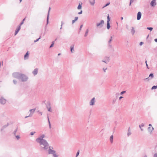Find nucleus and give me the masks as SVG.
<instances>
[{
  "label": "nucleus",
  "mask_w": 157,
  "mask_h": 157,
  "mask_svg": "<svg viewBox=\"0 0 157 157\" xmlns=\"http://www.w3.org/2000/svg\"><path fill=\"white\" fill-rule=\"evenodd\" d=\"M36 142L40 144L42 149L47 150L49 148V145L46 140H42Z\"/></svg>",
  "instance_id": "1"
},
{
  "label": "nucleus",
  "mask_w": 157,
  "mask_h": 157,
  "mask_svg": "<svg viewBox=\"0 0 157 157\" xmlns=\"http://www.w3.org/2000/svg\"><path fill=\"white\" fill-rule=\"evenodd\" d=\"M28 79V77L25 75L21 74L19 80H20L22 82H26Z\"/></svg>",
  "instance_id": "2"
},
{
  "label": "nucleus",
  "mask_w": 157,
  "mask_h": 157,
  "mask_svg": "<svg viewBox=\"0 0 157 157\" xmlns=\"http://www.w3.org/2000/svg\"><path fill=\"white\" fill-rule=\"evenodd\" d=\"M21 74V73L19 72H14L13 74V77L17 78L18 79H19L20 76Z\"/></svg>",
  "instance_id": "3"
},
{
  "label": "nucleus",
  "mask_w": 157,
  "mask_h": 157,
  "mask_svg": "<svg viewBox=\"0 0 157 157\" xmlns=\"http://www.w3.org/2000/svg\"><path fill=\"white\" fill-rule=\"evenodd\" d=\"M49 149L48 150V153L49 154H51L53 155V157H54V155H57L56 154V151L51 148V147H49Z\"/></svg>",
  "instance_id": "4"
},
{
  "label": "nucleus",
  "mask_w": 157,
  "mask_h": 157,
  "mask_svg": "<svg viewBox=\"0 0 157 157\" xmlns=\"http://www.w3.org/2000/svg\"><path fill=\"white\" fill-rule=\"evenodd\" d=\"M104 21L102 20L99 23H97L96 24V26L97 27L99 28H101L103 26L104 24Z\"/></svg>",
  "instance_id": "5"
},
{
  "label": "nucleus",
  "mask_w": 157,
  "mask_h": 157,
  "mask_svg": "<svg viewBox=\"0 0 157 157\" xmlns=\"http://www.w3.org/2000/svg\"><path fill=\"white\" fill-rule=\"evenodd\" d=\"M96 102L95 98L94 97L89 102V105L90 106H93L95 105Z\"/></svg>",
  "instance_id": "6"
},
{
  "label": "nucleus",
  "mask_w": 157,
  "mask_h": 157,
  "mask_svg": "<svg viewBox=\"0 0 157 157\" xmlns=\"http://www.w3.org/2000/svg\"><path fill=\"white\" fill-rule=\"evenodd\" d=\"M45 137V135L44 134L41 135L40 136L36 138V141H40V140H45L44 139H43V138H44Z\"/></svg>",
  "instance_id": "7"
},
{
  "label": "nucleus",
  "mask_w": 157,
  "mask_h": 157,
  "mask_svg": "<svg viewBox=\"0 0 157 157\" xmlns=\"http://www.w3.org/2000/svg\"><path fill=\"white\" fill-rule=\"evenodd\" d=\"M36 110V108L31 109L29 110V112H30V113L29 115V117H32L33 114L35 112V111Z\"/></svg>",
  "instance_id": "8"
},
{
  "label": "nucleus",
  "mask_w": 157,
  "mask_h": 157,
  "mask_svg": "<svg viewBox=\"0 0 157 157\" xmlns=\"http://www.w3.org/2000/svg\"><path fill=\"white\" fill-rule=\"evenodd\" d=\"M109 57H106L105 58L104 60H102V61L106 63H108L109 62Z\"/></svg>",
  "instance_id": "9"
},
{
  "label": "nucleus",
  "mask_w": 157,
  "mask_h": 157,
  "mask_svg": "<svg viewBox=\"0 0 157 157\" xmlns=\"http://www.w3.org/2000/svg\"><path fill=\"white\" fill-rule=\"evenodd\" d=\"M47 108L48 109V111L50 112H52V109H51L50 106V104L49 102L48 103L47 105Z\"/></svg>",
  "instance_id": "10"
},
{
  "label": "nucleus",
  "mask_w": 157,
  "mask_h": 157,
  "mask_svg": "<svg viewBox=\"0 0 157 157\" xmlns=\"http://www.w3.org/2000/svg\"><path fill=\"white\" fill-rule=\"evenodd\" d=\"M156 0H152L150 3V5L151 7H154L156 5Z\"/></svg>",
  "instance_id": "11"
},
{
  "label": "nucleus",
  "mask_w": 157,
  "mask_h": 157,
  "mask_svg": "<svg viewBox=\"0 0 157 157\" xmlns=\"http://www.w3.org/2000/svg\"><path fill=\"white\" fill-rule=\"evenodd\" d=\"M6 100L2 98H1L0 99V103L2 104H4L6 103Z\"/></svg>",
  "instance_id": "12"
},
{
  "label": "nucleus",
  "mask_w": 157,
  "mask_h": 157,
  "mask_svg": "<svg viewBox=\"0 0 157 157\" xmlns=\"http://www.w3.org/2000/svg\"><path fill=\"white\" fill-rule=\"evenodd\" d=\"M154 76L153 74L152 73H151L149 75L148 77L146 78L145 79H147L148 80L151 79L152 78H153Z\"/></svg>",
  "instance_id": "13"
},
{
  "label": "nucleus",
  "mask_w": 157,
  "mask_h": 157,
  "mask_svg": "<svg viewBox=\"0 0 157 157\" xmlns=\"http://www.w3.org/2000/svg\"><path fill=\"white\" fill-rule=\"evenodd\" d=\"M141 13L140 12H139L137 14V19L139 20L141 18Z\"/></svg>",
  "instance_id": "14"
},
{
  "label": "nucleus",
  "mask_w": 157,
  "mask_h": 157,
  "mask_svg": "<svg viewBox=\"0 0 157 157\" xmlns=\"http://www.w3.org/2000/svg\"><path fill=\"white\" fill-rule=\"evenodd\" d=\"M38 69L37 68H35L33 71L32 73L33 75L35 76L38 73Z\"/></svg>",
  "instance_id": "15"
},
{
  "label": "nucleus",
  "mask_w": 157,
  "mask_h": 157,
  "mask_svg": "<svg viewBox=\"0 0 157 157\" xmlns=\"http://www.w3.org/2000/svg\"><path fill=\"white\" fill-rule=\"evenodd\" d=\"M29 51H27L25 54L24 56V59L25 60H26L29 58Z\"/></svg>",
  "instance_id": "16"
},
{
  "label": "nucleus",
  "mask_w": 157,
  "mask_h": 157,
  "mask_svg": "<svg viewBox=\"0 0 157 157\" xmlns=\"http://www.w3.org/2000/svg\"><path fill=\"white\" fill-rule=\"evenodd\" d=\"M50 10H51V8L50 7H49V10H48V13L47 19V24H48V20H49V12H50Z\"/></svg>",
  "instance_id": "17"
},
{
  "label": "nucleus",
  "mask_w": 157,
  "mask_h": 157,
  "mask_svg": "<svg viewBox=\"0 0 157 157\" xmlns=\"http://www.w3.org/2000/svg\"><path fill=\"white\" fill-rule=\"evenodd\" d=\"M20 29H21L20 26H19L18 27V28L16 29V30L15 31V35H17V33L19 31V30Z\"/></svg>",
  "instance_id": "18"
},
{
  "label": "nucleus",
  "mask_w": 157,
  "mask_h": 157,
  "mask_svg": "<svg viewBox=\"0 0 157 157\" xmlns=\"http://www.w3.org/2000/svg\"><path fill=\"white\" fill-rule=\"evenodd\" d=\"M71 53H73L74 52V45H72L71 46Z\"/></svg>",
  "instance_id": "19"
},
{
  "label": "nucleus",
  "mask_w": 157,
  "mask_h": 157,
  "mask_svg": "<svg viewBox=\"0 0 157 157\" xmlns=\"http://www.w3.org/2000/svg\"><path fill=\"white\" fill-rule=\"evenodd\" d=\"M89 2L91 5L93 6L95 3V0H89Z\"/></svg>",
  "instance_id": "20"
},
{
  "label": "nucleus",
  "mask_w": 157,
  "mask_h": 157,
  "mask_svg": "<svg viewBox=\"0 0 157 157\" xmlns=\"http://www.w3.org/2000/svg\"><path fill=\"white\" fill-rule=\"evenodd\" d=\"M135 32L134 28L133 27H132V29L131 30V33L132 35H133Z\"/></svg>",
  "instance_id": "21"
},
{
  "label": "nucleus",
  "mask_w": 157,
  "mask_h": 157,
  "mask_svg": "<svg viewBox=\"0 0 157 157\" xmlns=\"http://www.w3.org/2000/svg\"><path fill=\"white\" fill-rule=\"evenodd\" d=\"M154 129V128L153 127H149L148 128V130L149 132H151Z\"/></svg>",
  "instance_id": "22"
},
{
  "label": "nucleus",
  "mask_w": 157,
  "mask_h": 157,
  "mask_svg": "<svg viewBox=\"0 0 157 157\" xmlns=\"http://www.w3.org/2000/svg\"><path fill=\"white\" fill-rule=\"evenodd\" d=\"M144 126V124L143 123H142L141 124L139 125V127L140 128L141 131H143V129L141 128L142 127H143Z\"/></svg>",
  "instance_id": "23"
},
{
  "label": "nucleus",
  "mask_w": 157,
  "mask_h": 157,
  "mask_svg": "<svg viewBox=\"0 0 157 157\" xmlns=\"http://www.w3.org/2000/svg\"><path fill=\"white\" fill-rule=\"evenodd\" d=\"M78 17H75V19L72 21V24H74L75 21H76L78 19Z\"/></svg>",
  "instance_id": "24"
},
{
  "label": "nucleus",
  "mask_w": 157,
  "mask_h": 157,
  "mask_svg": "<svg viewBox=\"0 0 157 157\" xmlns=\"http://www.w3.org/2000/svg\"><path fill=\"white\" fill-rule=\"evenodd\" d=\"M88 32H89V30L88 29H87L86 30V32H85V34L84 35L86 37L87 36Z\"/></svg>",
  "instance_id": "25"
},
{
  "label": "nucleus",
  "mask_w": 157,
  "mask_h": 157,
  "mask_svg": "<svg viewBox=\"0 0 157 157\" xmlns=\"http://www.w3.org/2000/svg\"><path fill=\"white\" fill-rule=\"evenodd\" d=\"M113 136L112 135L110 136V140L111 143H112L113 142Z\"/></svg>",
  "instance_id": "26"
},
{
  "label": "nucleus",
  "mask_w": 157,
  "mask_h": 157,
  "mask_svg": "<svg viewBox=\"0 0 157 157\" xmlns=\"http://www.w3.org/2000/svg\"><path fill=\"white\" fill-rule=\"evenodd\" d=\"M107 29H109L110 28V25L109 22H107Z\"/></svg>",
  "instance_id": "27"
},
{
  "label": "nucleus",
  "mask_w": 157,
  "mask_h": 157,
  "mask_svg": "<svg viewBox=\"0 0 157 157\" xmlns=\"http://www.w3.org/2000/svg\"><path fill=\"white\" fill-rule=\"evenodd\" d=\"M157 86H154L152 87L151 89L152 90H154V89H157Z\"/></svg>",
  "instance_id": "28"
},
{
  "label": "nucleus",
  "mask_w": 157,
  "mask_h": 157,
  "mask_svg": "<svg viewBox=\"0 0 157 157\" xmlns=\"http://www.w3.org/2000/svg\"><path fill=\"white\" fill-rule=\"evenodd\" d=\"M48 123H49V128H51V123H50V121L49 119V118H48Z\"/></svg>",
  "instance_id": "29"
},
{
  "label": "nucleus",
  "mask_w": 157,
  "mask_h": 157,
  "mask_svg": "<svg viewBox=\"0 0 157 157\" xmlns=\"http://www.w3.org/2000/svg\"><path fill=\"white\" fill-rule=\"evenodd\" d=\"M18 129V128L17 127L16 129L14 131V132H13V134H14V135H16V132H17V131Z\"/></svg>",
  "instance_id": "30"
},
{
  "label": "nucleus",
  "mask_w": 157,
  "mask_h": 157,
  "mask_svg": "<svg viewBox=\"0 0 157 157\" xmlns=\"http://www.w3.org/2000/svg\"><path fill=\"white\" fill-rule=\"evenodd\" d=\"M82 6L80 4H79L77 8L78 9H81Z\"/></svg>",
  "instance_id": "31"
},
{
  "label": "nucleus",
  "mask_w": 157,
  "mask_h": 157,
  "mask_svg": "<svg viewBox=\"0 0 157 157\" xmlns=\"http://www.w3.org/2000/svg\"><path fill=\"white\" fill-rule=\"evenodd\" d=\"M54 41H52V44H51L49 48H51L53 47V45H54Z\"/></svg>",
  "instance_id": "32"
},
{
  "label": "nucleus",
  "mask_w": 157,
  "mask_h": 157,
  "mask_svg": "<svg viewBox=\"0 0 157 157\" xmlns=\"http://www.w3.org/2000/svg\"><path fill=\"white\" fill-rule=\"evenodd\" d=\"M112 37L111 36L110 38L109 39V40L108 41V43L109 44L111 42V41H112Z\"/></svg>",
  "instance_id": "33"
},
{
  "label": "nucleus",
  "mask_w": 157,
  "mask_h": 157,
  "mask_svg": "<svg viewBox=\"0 0 157 157\" xmlns=\"http://www.w3.org/2000/svg\"><path fill=\"white\" fill-rule=\"evenodd\" d=\"M131 134V132H128L127 133V136L128 137L129 136H130Z\"/></svg>",
  "instance_id": "34"
},
{
  "label": "nucleus",
  "mask_w": 157,
  "mask_h": 157,
  "mask_svg": "<svg viewBox=\"0 0 157 157\" xmlns=\"http://www.w3.org/2000/svg\"><path fill=\"white\" fill-rule=\"evenodd\" d=\"M147 29L150 31H151L153 29V28L152 27H147Z\"/></svg>",
  "instance_id": "35"
},
{
  "label": "nucleus",
  "mask_w": 157,
  "mask_h": 157,
  "mask_svg": "<svg viewBox=\"0 0 157 157\" xmlns=\"http://www.w3.org/2000/svg\"><path fill=\"white\" fill-rule=\"evenodd\" d=\"M110 21V18L109 17V15H108V16H107V22H109V21Z\"/></svg>",
  "instance_id": "36"
},
{
  "label": "nucleus",
  "mask_w": 157,
  "mask_h": 157,
  "mask_svg": "<svg viewBox=\"0 0 157 157\" xmlns=\"http://www.w3.org/2000/svg\"><path fill=\"white\" fill-rule=\"evenodd\" d=\"M36 133L35 132H31L30 133V135L31 136H32L33 135Z\"/></svg>",
  "instance_id": "37"
},
{
  "label": "nucleus",
  "mask_w": 157,
  "mask_h": 157,
  "mask_svg": "<svg viewBox=\"0 0 157 157\" xmlns=\"http://www.w3.org/2000/svg\"><path fill=\"white\" fill-rule=\"evenodd\" d=\"M25 18L24 19H23V20H22V21L21 22L20 24V26H21V25H22L23 24L24 21H25Z\"/></svg>",
  "instance_id": "38"
},
{
  "label": "nucleus",
  "mask_w": 157,
  "mask_h": 157,
  "mask_svg": "<svg viewBox=\"0 0 157 157\" xmlns=\"http://www.w3.org/2000/svg\"><path fill=\"white\" fill-rule=\"evenodd\" d=\"M40 39V36L39 37V38L37 39L36 40L34 41V42H36L38 41L39 39Z\"/></svg>",
  "instance_id": "39"
},
{
  "label": "nucleus",
  "mask_w": 157,
  "mask_h": 157,
  "mask_svg": "<svg viewBox=\"0 0 157 157\" xmlns=\"http://www.w3.org/2000/svg\"><path fill=\"white\" fill-rule=\"evenodd\" d=\"M110 4V2H109V3H107L105 6H104L103 7V8L108 6V5H109Z\"/></svg>",
  "instance_id": "40"
},
{
  "label": "nucleus",
  "mask_w": 157,
  "mask_h": 157,
  "mask_svg": "<svg viewBox=\"0 0 157 157\" xmlns=\"http://www.w3.org/2000/svg\"><path fill=\"white\" fill-rule=\"evenodd\" d=\"M79 151L78 150L76 153V157H77L78 156V155H79Z\"/></svg>",
  "instance_id": "41"
},
{
  "label": "nucleus",
  "mask_w": 157,
  "mask_h": 157,
  "mask_svg": "<svg viewBox=\"0 0 157 157\" xmlns=\"http://www.w3.org/2000/svg\"><path fill=\"white\" fill-rule=\"evenodd\" d=\"M13 82L14 84H16L17 83V81L16 80H13Z\"/></svg>",
  "instance_id": "42"
},
{
  "label": "nucleus",
  "mask_w": 157,
  "mask_h": 157,
  "mask_svg": "<svg viewBox=\"0 0 157 157\" xmlns=\"http://www.w3.org/2000/svg\"><path fill=\"white\" fill-rule=\"evenodd\" d=\"M15 136L17 138V140H19L20 139V137L19 136H18V135H17V136L15 135Z\"/></svg>",
  "instance_id": "43"
},
{
  "label": "nucleus",
  "mask_w": 157,
  "mask_h": 157,
  "mask_svg": "<svg viewBox=\"0 0 157 157\" xmlns=\"http://www.w3.org/2000/svg\"><path fill=\"white\" fill-rule=\"evenodd\" d=\"M126 92L125 91H123L120 93L121 95H122Z\"/></svg>",
  "instance_id": "44"
},
{
  "label": "nucleus",
  "mask_w": 157,
  "mask_h": 157,
  "mask_svg": "<svg viewBox=\"0 0 157 157\" xmlns=\"http://www.w3.org/2000/svg\"><path fill=\"white\" fill-rule=\"evenodd\" d=\"M134 1V0H130V3L129 4V6H130L131 4V3L133 2Z\"/></svg>",
  "instance_id": "45"
},
{
  "label": "nucleus",
  "mask_w": 157,
  "mask_h": 157,
  "mask_svg": "<svg viewBox=\"0 0 157 157\" xmlns=\"http://www.w3.org/2000/svg\"><path fill=\"white\" fill-rule=\"evenodd\" d=\"M106 69H107V68H103V70L104 71V72H106Z\"/></svg>",
  "instance_id": "46"
},
{
  "label": "nucleus",
  "mask_w": 157,
  "mask_h": 157,
  "mask_svg": "<svg viewBox=\"0 0 157 157\" xmlns=\"http://www.w3.org/2000/svg\"><path fill=\"white\" fill-rule=\"evenodd\" d=\"M143 42H140V46H141L143 44Z\"/></svg>",
  "instance_id": "47"
},
{
  "label": "nucleus",
  "mask_w": 157,
  "mask_h": 157,
  "mask_svg": "<svg viewBox=\"0 0 157 157\" xmlns=\"http://www.w3.org/2000/svg\"><path fill=\"white\" fill-rule=\"evenodd\" d=\"M154 157H157V153H155L154 154Z\"/></svg>",
  "instance_id": "48"
},
{
  "label": "nucleus",
  "mask_w": 157,
  "mask_h": 157,
  "mask_svg": "<svg viewBox=\"0 0 157 157\" xmlns=\"http://www.w3.org/2000/svg\"><path fill=\"white\" fill-rule=\"evenodd\" d=\"M82 26H83L82 25H80V29H79L80 30H81V29H82Z\"/></svg>",
  "instance_id": "49"
},
{
  "label": "nucleus",
  "mask_w": 157,
  "mask_h": 157,
  "mask_svg": "<svg viewBox=\"0 0 157 157\" xmlns=\"http://www.w3.org/2000/svg\"><path fill=\"white\" fill-rule=\"evenodd\" d=\"M82 13V11L81 10V11L79 13H78V14H81Z\"/></svg>",
  "instance_id": "50"
},
{
  "label": "nucleus",
  "mask_w": 157,
  "mask_h": 157,
  "mask_svg": "<svg viewBox=\"0 0 157 157\" xmlns=\"http://www.w3.org/2000/svg\"><path fill=\"white\" fill-rule=\"evenodd\" d=\"M126 28L127 29H128V25H126Z\"/></svg>",
  "instance_id": "51"
},
{
  "label": "nucleus",
  "mask_w": 157,
  "mask_h": 157,
  "mask_svg": "<svg viewBox=\"0 0 157 157\" xmlns=\"http://www.w3.org/2000/svg\"><path fill=\"white\" fill-rule=\"evenodd\" d=\"M39 114H40V115H42V112H39Z\"/></svg>",
  "instance_id": "52"
},
{
  "label": "nucleus",
  "mask_w": 157,
  "mask_h": 157,
  "mask_svg": "<svg viewBox=\"0 0 157 157\" xmlns=\"http://www.w3.org/2000/svg\"><path fill=\"white\" fill-rule=\"evenodd\" d=\"M146 67H147V69H149V67H148V64L147 63H146Z\"/></svg>",
  "instance_id": "53"
},
{
  "label": "nucleus",
  "mask_w": 157,
  "mask_h": 157,
  "mask_svg": "<svg viewBox=\"0 0 157 157\" xmlns=\"http://www.w3.org/2000/svg\"><path fill=\"white\" fill-rule=\"evenodd\" d=\"M123 98V97L122 96H120V97H119V99L120 100L121 99V98Z\"/></svg>",
  "instance_id": "54"
},
{
  "label": "nucleus",
  "mask_w": 157,
  "mask_h": 157,
  "mask_svg": "<svg viewBox=\"0 0 157 157\" xmlns=\"http://www.w3.org/2000/svg\"><path fill=\"white\" fill-rule=\"evenodd\" d=\"M129 132H131L130 130V127H129L128 130V132H129Z\"/></svg>",
  "instance_id": "55"
},
{
  "label": "nucleus",
  "mask_w": 157,
  "mask_h": 157,
  "mask_svg": "<svg viewBox=\"0 0 157 157\" xmlns=\"http://www.w3.org/2000/svg\"><path fill=\"white\" fill-rule=\"evenodd\" d=\"M149 126L150 127H152V125H151V124H149Z\"/></svg>",
  "instance_id": "56"
},
{
  "label": "nucleus",
  "mask_w": 157,
  "mask_h": 157,
  "mask_svg": "<svg viewBox=\"0 0 157 157\" xmlns=\"http://www.w3.org/2000/svg\"><path fill=\"white\" fill-rule=\"evenodd\" d=\"M155 42H157V38L155 39Z\"/></svg>",
  "instance_id": "57"
},
{
  "label": "nucleus",
  "mask_w": 157,
  "mask_h": 157,
  "mask_svg": "<svg viewBox=\"0 0 157 157\" xmlns=\"http://www.w3.org/2000/svg\"><path fill=\"white\" fill-rule=\"evenodd\" d=\"M63 22H61V26H62V25H63Z\"/></svg>",
  "instance_id": "58"
},
{
  "label": "nucleus",
  "mask_w": 157,
  "mask_h": 157,
  "mask_svg": "<svg viewBox=\"0 0 157 157\" xmlns=\"http://www.w3.org/2000/svg\"><path fill=\"white\" fill-rule=\"evenodd\" d=\"M54 157H58V155H54Z\"/></svg>",
  "instance_id": "59"
},
{
  "label": "nucleus",
  "mask_w": 157,
  "mask_h": 157,
  "mask_svg": "<svg viewBox=\"0 0 157 157\" xmlns=\"http://www.w3.org/2000/svg\"><path fill=\"white\" fill-rule=\"evenodd\" d=\"M30 117L29 116V115L28 116H26L25 118H27V117Z\"/></svg>",
  "instance_id": "60"
},
{
  "label": "nucleus",
  "mask_w": 157,
  "mask_h": 157,
  "mask_svg": "<svg viewBox=\"0 0 157 157\" xmlns=\"http://www.w3.org/2000/svg\"><path fill=\"white\" fill-rule=\"evenodd\" d=\"M123 19V17H121V20H122Z\"/></svg>",
  "instance_id": "61"
},
{
  "label": "nucleus",
  "mask_w": 157,
  "mask_h": 157,
  "mask_svg": "<svg viewBox=\"0 0 157 157\" xmlns=\"http://www.w3.org/2000/svg\"><path fill=\"white\" fill-rule=\"evenodd\" d=\"M145 63H146H146H147V61L146 60H145Z\"/></svg>",
  "instance_id": "62"
},
{
  "label": "nucleus",
  "mask_w": 157,
  "mask_h": 157,
  "mask_svg": "<svg viewBox=\"0 0 157 157\" xmlns=\"http://www.w3.org/2000/svg\"><path fill=\"white\" fill-rule=\"evenodd\" d=\"M60 54H60V53H59V54H58V56H59L60 55Z\"/></svg>",
  "instance_id": "63"
},
{
  "label": "nucleus",
  "mask_w": 157,
  "mask_h": 157,
  "mask_svg": "<svg viewBox=\"0 0 157 157\" xmlns=\"http://www.w3.org/2000/svg\"><path fill=\"white\" fill-rule=\"evenodd\" d=\"M144 157H147L146 155H145Z\"/></svg>",
  "instance_id": "64"
}]
</instances>
